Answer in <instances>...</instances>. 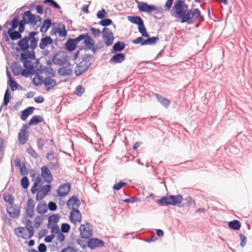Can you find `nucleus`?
<instances>
[{
  "mask_svg": "<svg viewBox=\"0 0 252 252\" xmlns=\"http://www.w3.org/2000/svg\"><path fill=\"white\" fill-rule=\"evenodd\" d=\"M37 34V32H32L28 36L24 37L18 42L17 45L19 48L17 47L16 50L24 52L21 54L20 60L22 62L28 61L29 59H35L34 50L37 47L38 41V38L35 37Z\"/></svg>",
  "mask_w": 252,
  "mask_h": 252,
  "instance_id": "1",
  "label": "nucleus"
},
{
  "mask_svg": "<svg viewBox=\"0 0 252 252\" xmlns=\"http://www.w3.org/2000/svg\"><path fill=\"white\" fill-rule=\"evenodd\" d=\"M188 5L183 0H177L172 7L171 15L181 19V23H186L189 21V16L186 11Z\"/></svg>",
  "mask_w": 252,
  "mask_h": 252,
  "instance_id": "2",
  "label": "nucleus"
},
{
  "mask_svg": "<svg viewBox=\"0 0 252 252\" xmlns=\"http://www.w3.org/2000/svg\"><path fill=\"white\" fill-rule=\"evenodd\" d=\"M183 200V197L181 195H171L162 197L160 199L157 200L156 202L160 206H167L169 205L175 206L181 203Z\"/></svg>",
  "mask_w": 252,
  "mask_h": 252,
  "instance_id": "3",
  "label": "nucleus"
},
{
  "mask_svg": "<svg viewBox=\"0 0 252 252\" xmlns=\"http://www.w3.org/2000/svg\"><path fill=\"white\" fill-rule=\"evenodd\" d=\"M73 39L76 45L81 41H83V43H84L86 46V49L91 50L94 53H95L96 50L94 40L92 37L89 35L88 33L80 34Z\"/></svg>",
  "mask_w": 252,
  "mask_h": 252,
  "instance_id": "4",
  "label": "nucleus"
},
{
  "mask_svg": "<svg viewBox=\"0 0 252 252\" xmlns=\"http://www.w3.org/2000/svg\"><path fill=\"white\" fill-rule=\"evenodd\" d=\"M52 62L53 64L59 66L66 65L70 66V63L68 62L67 54L63 51H59L53 55Z\"/></svg>",
  "mask_w": 252,
  "mask_h": 252,
  "instance_id": "5",
  "label": "nucleus"
},
{
  "mask_svg": "<svg viewBox=\"0 0 252 252\" xmlns=\"http://www.w3.org/2000/svg\"><path fill=\"white\" fill-rule=\"evenodd\" d=\"M102 38L107 46L111 45L114 41V37L112 31L108 28L105 27L102 31Z\"/></svg>",
  "mask_w": 252,
  "mask_h": 252,
  "instance_id": "6",
  "label": "nucleus"
},
{
  "mask_svg": "<svg viewBox=\"0 0 252 252\" xmlns=\"http://www.w3.org/2000/svg\"><path fill=\"white\" fill-rule=\"evenodd\" d=\"M14 232L18 237L25 239H30L34 234V232L29 230L25 227H20L15 228Z\"/></svg>",
  "mask_w": 252,
  "mask_h": 252,
  "instance_id": "7",
  "label": "nucleus"
},
{
  "mask_svg": "<svg viewBox=\"0 0 252 252\" xmlns=\"http://www.w3.org/2000/svg\"><path fill=\"white\" fill-rule=\"evenodd\" d=\"M81 237L85 239H89L93 235V230L90 224L86 222L84 224H81L79 227Z\"/></svg>",
  "mask_w": 252,
  "mask_h": 252,
  "instance_id": "8",
  "label": "nucleus"
},
{
  "mask_svg": "<svg viewBox=\"0 0 252 252\" xmlns=\"http://www.w3.org/2000/svg\"><path fill=\"white\" fill-rule=\"evenodd\" d=\"M91 65V63L87 60H83L77 64L74 72L76 76H79L86 71Z\"/></svg>",
  "mask_w": 252,
  "mask_h": 252,
  "instance_id": "9",
  "label": "nucleus"
},
{
  "mask_svg": "<svg viewBox=\"0 0 252 252\" xmlns=\"http://www.w3.org/2000/svg\"><path fill=\"white\" fill-rule=\"evenodd\" d=\"M187 14L189 16V21L187 22L188 24H191L192 21H196L202 18L200 11L198 8L188 10Z\"/></svg>",
  "mask_w": 252,
  "mask_h": 252,
  "instance_id": "10",
  "label": "nucleus"
},
{
  "mask_svg": "<svg viewBox=\"0 0 252 252\" xmlns=\"http://www.w3.org/2000/svg\"><path fill=\"white\" fill-rule=\"evenodd\" d=\"M35 202L34 200L30 198L27 203V207L26 209V216L30 218H32L34 215Z\"/></svg>",
  "mask_w": 252,
  "mask_h": 252,
  "instance_id": "11",
  "label": "nucleus"
},
{
  "mask_svg": "<svg viewBox=\"0 0 252 252\" xmlns=\"http://www.w3.org/2000/svg\"><path fill=\"white\" fill-rule=\"evenodd\" d=\"M41 175L44 179V182L48 184L53 180V176L48 167L45 165L43 166L41 168Z\"/></svg>",
  "mask_w": 252,
  "mask_h": 252,
  "instance_id": "12",
  "label": "nucleus"
},
{
  "mask_svg": "<svg viewBox=\"0 0 252 252\" xmlns=\"http://www.w3.org/2000/svg\"><path fill=\"white\" fill-rule=\"evenodd\" d=\"M27 128L28 127L27 125H23L18 133V140L20 144L22 145L26 143L28 139V136L26 130Z\"/></svg>",
  "mask_w": 252,
  "mask_h": 252,
  "instance_id": "13",
  "label": "nucleus"
},
{
  "mask_svg": "<svg viewBox=\"0 0 252 252\" xmlns=\"http://www.w3.org/2000/svg\"><path fill=\"white\" fill-rule=\"evenodd\" d=\"M138 8L140 11L150 13L154 10H156V6L153 5L148 4L146 2H140L138 4Z\"/></svg>",
  "mask_w": 252,
  "mask_h": 252,
  "instance_id": "14",
  "label": "nucleus"
},
{
  "mask_svg": "<svg viewBox=\"0 0 252 252\" xmlns=\"http://www.w3.org/2000/svg\"><path fill=\"white\" fill-rule=\"evenodd\" d=\"M70 189V184L66 183L61 185L57 189V193L59 196L66 195Z\"/></svg>",
  "mask_w": 252,
  "mask_h": 252,
  "instance_id": "15",
  "label": "nucleus"
},
{
  "mask_svg": "<svg viewBox=\"0 0 252 252\" xmlns=\"http://www.w3.org/2000/svg\"><path fill=\"white\" fill-rule=\"evenodd\" d=\"M7 212L11 217L18 218L20 214V208L15 204H13L7 209Z\"/></svg>",
  "mask_w": 252,
  "mask_h": 252,
  "instance_id": "16",
  "label": "nucleus"
},
{
  "mask_svg": "<svg viewBox=\"0 0 252 252\" xmlns=\"http://www.w3.org/2000/svg\"><path fill=\"white\" fill-rule=\"evenodd\" d=\"M70 220L74 223L80 222L81 221L82 215L78 209L71 210L70 213Z\"/></svg>",
  "mask_w": 252,
  "mask_h": 252,
  "instance_id": "17",
  "label": "nucleus"
},
{
  "mask_svg": "<svg viewBox=\"0 0 252 252\" xmlns=\"http://www.w3.org/2000/svg\"><path fill=\"white\" fill-rule=\"evenodd\" d=\"M67 205L71 210L77 209L80 205V200L76 196H72L67 202Z\"/></svg>",
  "mask_w": 252,
  "mask_h": 252,
  "instance_id": "18",
  "label": "nucleus"
},
{
  "mask_svg": "<svg viewBox=\"0 0 252 252\" xmlns=\"http://www.w3.org/2000/svg\"><path fill=\"white\" fill-rule=\"evenodd\" d=\"M88 247L91 249H94L97 247H102L104 245L103 241L97 238L90 239L87 242Z\"/></svg>",
  "mask_w": 252,
  "mask_h": 252,
  "instance_id": "19",
  "label": "nucleus"
},
{
  "mask_svg": "<svg viewBox=\"0 0 252 252\" xmlns=\"http://www.w3.org/2000/svg\"><path fill=\"white\" fill-rule=\"evenodd\" d=\"M23 17L27 20L28 24L36 25L37 23L35 15L32 14L30 11H25L23 13Z\"/></svg>",
  "mask_w": 252,
  "mask_h": 252,
  "instance_id": "20",
  "label": "nucleus"
},
{
  "mask_svg": "<svg viewBox=\"0 0 252 252\" xmlns=\"http://www.w3.org/2000/svg\"><path fill=\"white\" fill-rule=\"evenodd\" d=\"M125 54L123 53H117L110 59L109 63L113 64L121 63L125 60Z\"/></svg>",
  "mask_w": 252,
  "mask_h": 252,
  "instance_id": "21",
  "label": "nucleus"
},
{
  "mask_svg": "<svg viewBox=\"0 0 252 252\" xmlns=\"http://www.w3.org/2000/svg\"><path fill=\"white\" fill-rule=\"evenodd\" d=\"M53 42V40L50 36H46L41 39L39 47L41 50H44L48 45L52 44Z\"/></svg>",
  "mask_w": 252,
  "mask_h": 252,
  "instance_id": "22",
  "label": "nucleus"
},
{
  "mask_svg": "<svg viewBox=\"0 0 252 252\" xmlns=\"http://www.w3.org/2000/svg\"><path fill=\"white\" fill-rule=\"evenodd\" d=\"M43 84L47 86L46 91H49L56 85V80L51 77H46L43 81Z\"/></svg>",
  "mask_w": 252,
  "mask_h": 252,
  "instance_id": "23",
  "label": "nucleus"
},
{
  "mask_svg": "<svg viewBox=\"0 0 252 252\" xmlns=\"http://www.w3.org/2000/svg\"><path fill=\"white\" fill-rule=\"evenodd\" d=\"M24 32H20L19 29L18 31H15L14 30H8L7 33L12 40H15L19 39H21L22 35L21 33Z\"/></svg>",
  "mask_w": 252,
  "mask_h": 252,
  "instance_id": "24",
  "label": "nucleus"
},
{
  "mask_svg": "<svg viewBox=\"0 0 252 252\" xmlns=\"http://www.w3.org/2000/svg\"><path fill=\"white\" fill-rule=\"evenodd\" d=\"M125 46L126 44L124 42L118 41L113 45L111 52L114 53L121 52L124 49Z\"/></svg>",
  "mask_w": 252,
  "mask_h": 252,
  "instance_id": "25",
  "label": "nucleus"
},
{
  "mask_svg": "<svg viewBox=\"0 0 252 252\" xmlns=\"http://www.w3.org/2000/svg\"><path fill=\"white\" fill-rule=\"evenodd\" d=\"M34 109V108L33 107H29L24 110L22 112V114L20 117L21 119L23 121H25L28 116L33 113Z\"/></svg>",
  "mask_w": 252,
  "mask_h": 252,
  "instance_id": "26",
  "label": "nucleus"
},
{
  "mask_svg": "<svg viewBox=\"0 0 252 252\" xmlns=\"http://www.w3.org/2000/svg\"><path fill=\"white\" fill-rule=\"evenodd\" d=\"M47 211L48 208L47 205L44 201H42L38 203L36 207V211L37 213L39 214H44L46 213Z\"/></svg>",
  "mask_w": 252,
  "mask_h": 252,
  "instance_id": "27",
  "label": "nucleus"
},
{
  "mask_svg": "<svg viewBox=\"0 0 252 252\" xmlns=\"http://www.w3.org/2000/svg\"><path fill=\"white\" fill-rule=\"evenodd\" d=\"M44 121L43 117L40 115H35L33 116L29 122L30 126L37 125Z\"/></svg>",
  "mask_w": 252,
  "mask_h": 252,
  "instance_id": "28",
  "label": "nucleus"
},
{
  "mask_svg": "<svg viewBox=\"0 0 252 252\" xmlns=\"http://www.w3.org/2000/svg\"><path fill=\"white\" fill-rule=\"evenodd\" d=\"M156 96L158 101L165 107L167 108L169 106L171 102L168 99L162 97L159 94H156Z\"/></svg>",
  "mask_w": 252,
  "mask_h": 252,
  "instance_id": "29",
  "label": "nucleus"
},
{
  "mask_svg": "<svg viewBox=\"0 0 252 252\" xmlns=\"http://www.w3.org/2000/svg\"><path fill=\"white\" fill-rule=\"evenodd\" d=\"M60 220V216L59 214H54L48 218V222L47 227L48 228H50V225L52 224H56Z\"/></svg>",
  "mask_w": 252,
  "mask_h": 252,
  "instance_id": "30",
  "label": "nucleus"
},
{
  "mask_svg": "<svg viewBox=\"0 0 252 252\" xmlns=\"http://www.w3.org/2000/svg\"><path fill=\"white\" fill-rule=\"evenodd\" d=\"M148 38L144 40V42L142 44V46L146 45H155L158 41H159V39L158 36H153L152 37H147Z\"/></svg>",
  "mask_w": 252,
  "mask_h": 252,
  "instance_id": "31",
  "label": "nucleus"
},
{
  "mask_svg": "<svg viewBox=\"0 0 252 252\" xmlns=\"http://www.w3.org/2000/svg\"><path fill=\"white\" fill-rule=\"evenodd\" d=\"M76 44L72 38L69 39L65 43V48L67 51H72L76 48Z\"/></svg>",
  "mask_w": 252,
  "mask_h": 252,
  "instance_id": "32",
  "label": "nucleus"
},
{
  "mask_svg": "<svg viewBox=\"0 0 252 252\" xmlns=\"http://www.w3.org/2000/svg\"><path fill=\"white\" fill-rule=\"evenodd\" d=\"M58 72L60 75L63 76H70L72 73V69L66 67H61L58 69Z\"/></svg>",
  "mask_w": 252,
  "mask_h": 252,
  "instance_id": "33",
  "label": "nucleus"
},
{
  "mask_svg": "<svg viewBox=\"0 0 252 252\" xmlns=\"http://www.w3.org/2000/svg\"><path fill=\"white\" fill-rule=\"evenodd\" d=\"M127 19L129 22L138 26L143 23L142 18L139 16H129L127 17Z\"/></svg>",
  "mask_w": 252,
  "mask_h": 252,
  "instance_id": "34",
  "label": "nucleus"
},
{
  "mask_svg": "<svg viewBox=\"0 0 252 252\" xmlns=\"http://www.w3.org/2000/svg\"><path fill=\"white\" fill-rule=\"evenodd\" d=\"M11 69L15 75H18L21 73L22 67L19 63L15 62L12 63Z\"/></svg>",
  "mask_w": 252,
  "mask_h": 252,
  "instance_id": "35",
  "label": "nucleus"
},
{
  "mask_svg": "<svg viewBox=\"0 0 252 252\" xmlns=\"http://www.w3.org/2000/svg\"><path fill=\"white\" fill-rule=\"evenodd\" d=\"M41 182V178L40 177H37L35 178L34 183L31 189V191L32 193H34L38 191V187L41 186V185H40Z\"/></svg>",
  "mask_w": 252,
  "mask_h": 252,
  "instance_id": "36",
  "label": "nucleus"
},
{
  "mask_svg": "<svg viewBox=\"0 0 252 252\" xmlns=\"http://www.w3.org/2000/svg\"><path fill=\"white\" fill-rule=\"evenodd\" d=\"M228 226L232 229L238 230L241 227L240 222L237 220H234L228 222Z\"/></svg>",
  "mask_w": 252,
  "mask_h": 252,
  "instance_id": "37",
  "label": "nucleus"
},
{
  "mask_svg": "<svg viewBox=\"0 0 252 252\" xmlns=\"http://www.w3.org/2000/svg\"><path fill=\"white\" fill-rule=\"evenodd\" d=\"M138 30L141 33L142 36L145 37H148L149 36V34L147 32L146 29L144 26V23L138 26Z\"/></svg>",
  "mask_w": 252,
  "mask_h": 252,
  "instance_id": "38",
  "label": "nucleus"
},
{
  "mask_svg": "<svg viewBox=\"0 0 252 252\" xmlns=\"http://www.w3.org/2000/svg\"><path fill=\"white\" fill-rule=\"evenodd\" d=\"M11 28L8 30H15L19 26V18L18 16H16L11 22Z\"/></svg>",
  "mask_w": 252,
  "mask_h": 252,
  "instance_id": "39",
  "label": "nucleus"
},
{
  "mask_svg": "<svg viewBox=\"0 0 252 252\" xmlns=\"http://www.w3.org/2000/svg\"><path fill=\"white\" fill-rule=\"evenodd\" d=\"M10 99V93L9 89H7L4 95L3 105L6 106L8 104Z\"/></svg>",
  "mask_w": 252,
  "mask_h": 252,
  "instance_id": "40",
  "label": "nucleus"
},
{
  "mask_svg": "<svg viewBox=\"0 0 252 252\" xmlns=\"http://www.w3.org/2000/svg\"><path fill=\"white\" fill-rule=\"evenodd\" d=\"M44 80L42 77L36 75L33 79V84L36 86H38L43 83Z\"/></svg>",
  "mask_w": 252,
  "mask_h": 252,
  "instance_id": "41",
  "label": "nucleus"
},
{
  "mask_svg": "<svg viewBox=\"0 0 252 252\" xmlns=\"http://www.w3.org/2000/svg\"><path fill=\"white\" fill-rule=\"evenodd\" d=\"M3 199L6 202L8 203L10 205H12L14 200L12 195L9 193H4L3 194Z\"/></svg>",
  "mask_w": 252,
  "mask_h": 252,
  "instance_id": "42",
  "label": "nucleus"
},
{
  "mask_svg": "<svg viewBox=\"0 0 252 252\" xmlns=\"http://www.w3.org/2000/svg\"><path fill=\"white\" fill-rule=\"evenodd\" d=\"M43 222V218L42 216H36L34 220V226L35 228H38Z\"/></svg>",
  "mask_w": 252,
  "mask_h": 252,
  "instance_id": "43",
  "label": "nucleus"
},
{
  "mask_svg": "<svg viewBox=\"0 0 252 252\" xmlns=\"http://www.w3.org/2000/svg\"><path fill=\"white\" fill-rule=\"evenodd\" d=\"M60 37H64L67 35V31L65 28L64 25L63 26V28H57L56 31Z\"/></svg>",
  "mask_w": 252,
  "mask_h": 252,
  "instance_id": "44",
  "label": "nucleus"
},
{
  "mask_svg": "<svg viewBox=\"0 0 252 252\" xmlns=\"http://www.w3.org/2000/svg\"><path fill=\"white\" fill-rule=\"evenodd\" d=\"M28 24L25 18L22 17V20L19 21V29L20 32H24L25 25Z\"/></svg>",
  "mask_w": 252,
  "mask_h": 252,
  "instance_id": "45",
  "label": "nucleus"
},
{
  "mask_svg": "<svg viewBox=\"0 0 252 252\" xmlns=\"http://www.w3.org/2000/svg\"><path fill=\"white\" fill-rule=\"evenodd\" d=\"M25 224L26 225L25 227L27 228V229H28L29 230H31L32 232H34L33 227L32 225V221L29 219H27L26 217L25 218Z\"/></svg>",
  "mask_w": 252,
  "mask_h": 252,
  "instance_id": "46",
  "label": "nucleus"
},
{
  "mask_svg": "<svg viewBox=\"0 0 252 252\" xmlns=\"http://www.w3.org/2000/svg\"><path fill=\"white\" fill-rule=\"evenodd\" d=\"M29 184V180L27 177H24L21 179V185L23 188L27 189L28 188Z\"/></svg>",
  "mask_w": 252,
  "mask_h": 252,
  "instance_id": "47",
  "label": "nucleus"
},
{
  "mask_svg": "<svg viewBox=\"0 0 252 252\" xmlns=\"http://www.w3.org/2000/svg\"><path fill=\"white\" fill-rule=\"evenodd\" d=\"M112 24V21L110 19H102L99 22V24L102 26L106 27L109 26Z\"/></svg>",
  "mask_w": 252,
  "mask_h": 252,
  "instance_id": "48",
  "label": "nucleus"
},
{
  "mask_svg": "<svg viewBox=\"0 0 252 252\" xmlns=\"http://www.w3.org/2000/svg\"><path fill=\"white\" fill-rule=\"evenodd\" d=\"M44 3H49L50 5L52 6L55 8L59 9H61V6L54 0H45Z\"/></svg>",
  "mask_w": 252,
  "mask_h": 252,
  "instance_id": "49",
  "label": "nucleus"
},
{
  "mask_svg": "<svg viewBox=\"0 0 252 252\" xmlns=\"http://www.w3.org/2000/svg\"><path fill=\"white\" fill-rule=\"evenodd\" d=\"M106 15L107 13L103 8H102L101 10L98 11L96 14L97 17L100 19H102L106 17Z\"/></svg>",
  "mask_w": 252,
  "mask_h": 252,
  "instance_id": "50",
  "label": "nucleus"
},
{
  "mask_svg": "<svg viewBox=\"0 0 252 252\" xmlns=\"http://www.w3.org/2000/svg\"><path fill=\"white\" fill-rule=\"evenodd\" d=\"M70 229V226L66 223H63L61 225V231L63 233H67Z\"/></svg>",
  "mask_w": 252,
  "mask_h": 252,
  "instance_id": "51",
  "label": "nucleus"
},
{
  "mask_svg": "<svg viewBox=\"0 0 252 252\" xmlns=\"http://www.w3.org/2000/svg\"><path fill=\"white\" fill-rule=\"evenodd\" d=\"M126 185V183L123 182H119V183L115 184L113 186V189L115 190H118L120 189L123 187L125 186Z\"/></svg>",
  "mask_w": 252,
  "mask_h": 252,
  "instance_id": "52",
  "label": "nucleus"
},
{
  "mask_svg": "<svg viewBox=\"0 0 252 252\" xmlns=\"http://www.w3.org/2000/svg\"><path fill=\"white\" fill-rule=\"evenodd\" d=\"M23 63L24 66L28 69L32 70L33 67V63L29 60L23 62Z\"/></svg>",
  "mask_w": 252,
  "mask_h": 252,
  "instance_id": "53",
  "label": "nucleus"
},
{
  "mask_svg": "<svg viewBox=\"0 0 252 252\" xmlns=\"http://www.w3.org/2000/svg\"><path fill=\"white\" fill-rule=\"evenodd\" d=\"M27 152L34 158H36L38 157V154L32 148L27 149Z\"/></svg>",
  "mask_w": 252,
  "mask_h": 252,
  "instance_id": "54",
  "label": "nucleus"
},
{
  "mask_svg": "<svg viewBox=\"0 0 252 252\" xmlns=\"http://www.w3.org/2000/svg\"><path fill=\"white\" fill-rule=\"evenodd\" d=\"M46 194L44 193L41 190H38L36 195V200L37 201L41 200Z\"/></svg>",
  "mask_w": 252,
  "mask_h": 252,
  "instance_id": "55",
  "label": "nucleus"
},
{
  "mask_svg": "<svg viewBox=\"0 0 252 252\" xmlns=\"http://www.w3.org/2000/svg\"><path fill=\"white\" fill-rule=\"evenodd\" d=\"M90 30L92 32L93 34L95 37H97L100 35L101 33H102V32L100 31V30L95 29L94 28H91Z\"/></svg>",
  "mask_w": 252,
  "mask_h": 252,
  "instance_id": "56",
  "label": "nucleus"
},
{
  "mask_svg": "<svg viewBox=\"0 0 252 252\" xmlns=\"http://www.w3.org/2000/svg\"><path fill=\"white\" fill-rule=\"evenodd\" d=\"M84 92V89L81 86H78L76 87L75 94L81 96Z\"/></svg>",
  "mask_w": 252,
  "mask_h": 252,
  "instance_id": "57",
  "label": "nucleus"
},
{
  "mask_svg": "<svg viewBox=\"0 0 252 252\" xmlns=\"http://www.w3.org/2000/svg\"><path fill=\"white\" fill-rule=\"evenodd\" d=\"M185 200L187 201V205L188 206H190L192 205L195 204L194 200L189 196H187L185 199Z\"/></svg>",
  "mask_w": 252,
  "mask_h": 252,
  "instance_id": "58",
  "label": "nucleus"
},
{
  "mask_svg": "<svg viewBox=\"0 0 252 252\" xmlns=\"http://www.w3.org/2000/svg\"><path fill=\"white\" fill-rule=\"evenodd\" d=\"M10 81V86L12 91L16 90L18 88V84L15 81L11 80Z\"/></svg>",
  "mask_w": 252,
  "mask_h": 252,
  "instance_id": "59",
  "label": "nucleus"
},
{
  "mask_svg": "<svg viewBox=\"0 0 252 252\" xmlns=\"http://www.w3.org/2000/svg\"><path fill=\"white\" fill-rule=\"evenodd\" d=\"M57 208L56 204L53 201H51L48 204V209L52 211H55Z\"/></svg>",
  "mask_w": 252,
  "mask_h": 252,
  "instance_id": "60",
  "label": "nucleus"
},
{
  "mask_svg": "<svg viewBox=\"0 0 252 252\" xmlns=\"http://www.w3.org/2000/svg\"><path fill=\"white\" fill-rule=\"evenodd\" d=\"M37 147L39 149H42L45 144V140L42 138H40L37 141Z\"/></svg>",
  "mask_w": 252,
  "mask_h": 252,
  "instance_id": "61",
  "label": "nucleus"
},
{
  "mask_svg": "<svg viewBox=\"0 0 252 252\" xmlns=\"http://www.w3.org/2000/svg\"><path fill=\"white\" fill-rule=\"evenodd\" d=\"M51 186L50 185H46L44 186L41 189V190L45 194H47L50 190Z\"/></svg>",
  "mask_w": 252,
  "mask_h": 252,
  "instance_id": "62",
  "label": "nucleus"
},
{
  "mask_svg": "<svg viewBox=\"0 0 252 252\" xmlns=\"http://www.w3.org/2000/svg\"><path fill=\"white\" fill-rule=\"evenodd\" d=\"M39 252H46L47 251V247L44 243H41L38 247Z\"/></svg>",
  "mask_w": 252,
  "mask_h": 252,
  "instance_id": "63",
  "label": "nucleus"
},
{
  "mask_svg": "<svg viewBox=\"0 0 252 252\" xmlns=\"http://www.w3.org/2000/svg\"><path fill=\"white\" fill-rule=\"evenodd\" d=\"M60 252H76L74 248L71 247H67L64 248Z\"/></svg>",
  "mask_w": 252,
  "mask_h": 252,
  "instance_id": "64",
  "label": "nucleus"
}]
</instances>
